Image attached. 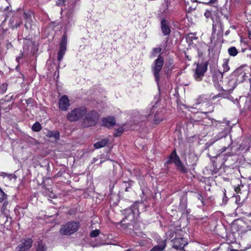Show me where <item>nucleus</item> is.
<instances>
[{"label": "nucleus", "mask_w": 251, "mask_h": 251, "mask_svg": "<svg viewBox=\"0 0 251 251\" xmlns=\"http://www.w3.org/2000/svg\"><path fill=\"white\" fill-rule=\"evenodd\" d=\"M25 15L26 19L25 24V26L27 29H31L32 27L31 20L28 17L26 14H25Z\"/></svg>", "instance_id": "obj_24"}, {"label": "nucleus", "mask_w": 251, "mask_h": 251, "mask_svg": "<svg viewBox=\"0 0 251 251\" xmlns=\"http://www.w3.org/2000/svg\"><path fill=\"white\" fill-rule=\"evenodd\" d=\"M160 114L157 112L154 116V122L155 124H158L162 120L163 118L159 116Z\"/></svg>", "instance_id": "obj_25"}, {"label": "nucleus", "mask_w": 251, "mask_h": 251, "mask_svg": "<svg viewBox=\"0 0 251 251\" xmlns=\"http://www.w3.org/2000/svg\"><path fill=\"white\" fill-rule=\"evenodd\" d=\"M223 73L227 72L229 70V67L228 65V60L224 59V63L222 65Z\"/></svg>", "instance_id": "obj_27"}, {"label": "nucleus", "mask_w": 251, "mask_h": 251, "mask_svg": "<svg viewBox=\"0 0 251 251\" xmlns=\"http://www.w3.org/2000/svg\"><path fill=\"white\" fill-rule=\"evenodd\" d=\"M152 113H153V112H152V111H151V112H150V114L149 115V116H151Z\"/></svg>", "instance_id": "obj_46"}, {"label": "nucleus", "mask_w": 251, "mask_h": 251, "mask_svg": "<svg viewBox=\"0 0 251 251\" xmlns=\"http://www.w3.org/2000/svg\"><path fill=\"white\" fill-rule=\"evenodd\" d=\"M59 109L63 111H67L70 106V100L66 95L62 96L58 101Z\"/></svg>", "instance_id": "obj_11"}, {"label": "nucleus", "mask_w": 251, "mask_h": 251, "mask_svg": "<svg viewBox=\"0 0 251 251\" xmlns=\"http://www.w3.org/2000/svg\"><path fill=\"white\" fill-rule=\"evenodd\" d=\"M7 199V195L0 188V202L4 201Z\"/></svg>", "instance_id": "obj_29"}, {"label": "nucleus", "mask_w": 251, "mask_h": 251, "mask_svg": "<svg viewBox=\"0 0 251 251\" xmlns=\"http://www.w3.org/2000/svg\"><path fill=\"white\" fill-rule=\"evenodd\" d=\"M32 240L31 238L22 239L14 251H27L32 246Z\"/></svg>", "instance_id": "obj_10"}, {"label": "nucleus", "mask_w": 251, "mask_h": 251, "mask_svg": "<svg viewBox=\"0 0 251 251\" xmlns=\"http://www.w3.org/2000/svg\"><path fill=\"white\" fill-rule=\"evenodd\" d=\"M221 130H222L219 132L215 137L216 140H218L223 137H226L229 132V128L228 127H224V128H221Z\"/></svg>", "instance_id": "obj_17"}, {"label": "nucleus", "mask_w": 251, "mask_h": 251, "mask_svg": "<svg viewBox=\"0 0 251 251\" xmlns=\"http://www.w3.org/2000/svg\"><path fill=\"white\" fill-rule=\"evenodd\" d=\"M224 17L226 18V20H228L229 18V15L228 14L224 15Z\"/></svg>", "instance_id": "obj_40"}, {"label": "nucleus", "mask_w": 251, "mask_h": 251, "mask_svg": "<svg viewBox=\"0 0 251 251\" xmlns=\"http://www.w3.org/2000/svg\"><path fill=\"white\" fill-rule=\"evenodd\" d=\"M102 123L104 126L107 127H111L115 126V120L112 117L104 118L102 120Z\"/></svg>", "instance_id": "obj_15"}, {"label": "nucleus", "mask_w": 251, "mask_h": 251, "mask_svg": "<svg viewBox=\"0 0 251 251\" xmlns=\"http://www.w3.org/2000/svg\"><path fill=\"white\" fill-rule=\"evenodd\" d=\"M207 70V62L198 64L194 75V77L197 81H201Z\"/></svg>", "instance_id": "obj_6"}, {"label": "nucleus", "mask_w": 251, "mask_h": 251, "mask_svg": "<svg viewBox=\"0 0 251 251\" xmlns=\"http://www.w3.org/2000/svg\"><path fill=\"white\" fill-rule=\"evenodd\" d=\"M250 3L251 4V0H249Z\"/></svg>", "instance_id": "obj_52"}, {"label": "nucleus", "mask_w": 251, "mask_h": 251, "mask_svg": "<svg viewBox=\"0 0 251 251\" xmlns=\"http://www.w3.org/2000/svg\"><path fill=\"white\" fill-rule=\"evenodd\" d=\"M174 232L172 231H168L166 234H167V236H168V237H167L168 238H169V239H171L174 236Z\"/></svg>", "instance_id": "obj_34"}, {"label": "nucleus", "mask_w": 251, "mask_h": 251, "mask_svg": "<svg viewBox=\"0 0 251 251\" xmlns=\"http://www.w3.org/2000/svg\"><path fill=\"white\" fill-rule=\"evenodd\" d=\"M249 37L250 39H251V31L249 32Z\"/></svg>", "instance_id": "obj_43"}, {"label": "nucleus", "mask_w": 251, "mask_h": 251, "mask_svg": "<svg viewBox=\"0 0 251 251\" xmlns=\"http://www.w3.org/2000/svg\"><path fill=\"white\" fill-rule=\"evenodd\" d=\"M108 140L107 139H103L100 141H98L94 145L96 149H100L105 147L108 143Z\"/></svg>", "instance_id": "obj_20"}, {"label": "nucleus", "mask_w": 251, "mask_h": 251, "mask_svg": "<svg viewBox=\"0 0 251 251\" xmlns=\"http://www.w3.org/2000/svg\"><path fill=\"white\" fill-rule=\"evenodd\" d=\"M228 54L232 56H235L238 53L235 47H231L228 49Z\"/></svg>", "instance_id": "obj_23"}, {"label": "nucleus", "mask_w": 251, "mask_h": 251, "mask_svg": "<svg viewBox=\"0 0 251 251\" xmlns=\"http://www.w3.org/2000/svg\"><path fill=\"white\" fill-rule=\"evenodd\" d=\"M251 146V136H246L243 138L242 143L239 145L238 149L243 151H248Z\"/></svg>", "instance_id": "obj_13"}, {"label": "nucleus", "mask_w": 251, "mask_h": 251, "mask_svg": "<svg viewBox=\"0 0 251 251\" xmlns=\"http://www.w3.org/2000/svg\"><path fill=\"white\" fill-rule=\"evenodd\" d=\"M123 133V130L121 128H118L117 130H116V132H115V136H120Z\"/></svg>", "instance_id": "obj_33"}, {"label": "nucleus", "mask_w": 251, "mask_h": 251, "mask_svg": "<svg viewBox=\"0 0 251 251\" xmlns=\"http://www.w3.org/2000/svg\"><path fill=\"white\" fill-rule=\"evenodd\" d=\"M126 251H129V250H127Z\"/></svg>", "instance_id": "obj_53"}, {"label": "nucleus", "mask_w": 251, "mask_h": 251, "mask_svg": "<svg viewBox=\"0 0 251 251\" xmlns=\"http://www.w3.org/2000/svg\"><path fill=\"white\" fill-rule=\"evenodd\" d=\"M191 1H193V2H195V1H197V0H191Z\"/></svg>", "instance_id": "obj_48"}, {"label": "nucleus", "mask_w": 251, "mask_h": 251, "mask_svg": "<svg viewBox=\"0 0 251 251\" xmlns=\"http://www.w3.org/2000/svg\"><path fill=\"white\" fill-rule=\"evenodd\" d=\"M79 226V225L78 222H68L61 226L59 232L63 235H70L77 231Z\"/></svg>", "instance_id": "obj_4"}, {"label": "nucleus", "mask_w": 251, "mask_h": 251, "mask_svg": "<svg viewBox=\"0 0 251 251\" xmlns=\"http://www.w3.org/2000/svg\"><path fill=\"white\" fill-rule=\"evenodd\" d=\"M47 249V247L44 243L41 241L38 242L36 246V251H46Z\"/></svg>", "instance_id": "obj_21"}, {"label": "nucleus", "mask_w": 251, "mask_h": 251, "mask_svg": "<svg viewBox=\"0 0 251 251\" xmlns=\"http://www.w3.org/2000/svg\"><path fill=\"white\" fill-rule=\"evenodd\" d=\"M187 244V242L184 238H175L174 241L173 247L177 250L182 251Z\"/></svg>", "instance_id": "obj_12"}, {"label": "nucleus", "mask_w": 251, "mask_h": 251, "mask_svg": "<svg viewBox=\"0 0 251 251\" xmlns=\"http://www.w3.org/2000/svg\"><path fill=\"white\" fill-rule=\"evenodd\" d=\"M3 204L1 207V211H4L5 209H6V206L8 204V202L7 201H3Z\"/></svg>", "instance_id": "obj_35"}, {"label": "nucleus", "mask_w": 251, "mask_h": 251, "mask_svg": "<svg viewBox=\"0 0 251 251\" xmlns=\"http://www.w3.org/2000/svg\"><path fill=\"white\" fill-rule=\"evenodd\" d=\"M20 59V57H19H19H17L16 60H17V61L18 62V61H19V60Z\"/></svg>", "instance_id": "obj_47"}, {"label": "nucleus", "mask_w": 251, "mask_h": 251, "mask_svg": "<svg viewBox=\"0 0 251 251\" xmlns=\"http://www.w3.org/2000/svg\"><path fill=\"white\" fill-rule=\"evenodd\" d=\"M87 112V109L84 106L75 108L68 113L67 119L71 122L77 121L83 118Z\"/></svg>", "instance_id": "obj_3"}, {"label": "nucleus", "mask_w": 251, "mask_h": 251, "mask_svg": "<svg viewBox=\"0 0 251 251\" xmlns=\"http://www.w3.org/2000/svg\"><path fill=\"white\" fill-rule=\"evenodd\" d=\"M197 198H198V200H199L200 201H201V203L203 204V197L201 196V195L200 194H198L197 195Z\"/></svg>", "instance_id": "obj_36"}, {"label": "nucleus", "mask_w": 251, "mask_h": 251, "mask_svg": "<svg viewBox=\"0 0 251 251\" xmlns=\"http://www.w3.org/2000/svg\"><path fill=\"white\" fill-rule=\"evenodd\" d=\"M228 251H238L237 250H234V249H231L230 248H228Z\"/></svg>", "instance_id": "obj_42"}, {"label": "nucleus", "mask_w": 251, "mask_h": 251, "mask_svg": "<svg viewBox=\"0 0 251 251\" xmlns=\"http://www.w3.org/2000/svg\"><path fill=\"white\" fill-rule=\"evenodd\" d=\"M227 85L228 86L229 90H233L236 87L237 85L236 78H232L230 79L227 82Z\"/></svg>", "instance_id": "obj_22"}, {"label": "nucleus", "mask_w": 251, "mask_h": 251, "mask_svg": "<svg viewBox=\"0 0 251 251\" xmlns=\"http://www.w3.org/2000/svg\"><path fill=\"white\" fill-rule=\"evenodd\" d=\"M67 38L66 35H63L59 44V49L57 53V60L61 62L65 54L67 49Z\"/></svg>", "instance_id": "obj_9"}, {"label": "nucleus", "mask_w": 251, "mask_h": 251, "mask_svg": "<svg viewBox=\"0 0 251 251\" xmlns=\"http://www.w3.org/2000/svg\"><path fill=\"white\" fill-rule=\"evenodd\" d=\"M163 64L164 59L162 56L159 55L151 65V71L158 87L159 81L161 75Z\"/></svg>", "instance_id": "obj_2"}, {"label": "nucleus", "mask_w": 251, "mask_h": 251, "mask_svg": "<svg viewBox=\"0 0 251 251\" xmlns=\"http://www.w3.org/2000/svg\"><path fill=\"white\" fill-rule=\"evenodd\" d=\"M166 247V240H162L158 245L155 246L152 249V251H162Z\"/></svg>", "instance_id": "obj_18"}, {"label": "nucleus", "mask_w": 251, "mask_h": 251, "mask_svg": "<svg viewBox=\"0 0 251 251\" xmlns=\"http://www.w3.org/2000/svg\"><path fill=\"white\" fill-rule=\"evenodd\" d=\"M32 129L35 132H38L41 129V126L39 122L35 123L32 127Z\"/></svg>", "instance_id": "obj_26"}, {"label": "nucleus", "mask_w": 251, "mask_h": 251, "mask_svg": "<svg viewBox=\"0 0 251 251\" xmlns=\"http://www.w3.org/2000/svg\"><path fill=\"white\" fill-rule=\"evenodd\" d=\"M8 84L3 83L0 85V93L4 94L7 90Z\"/></svg>", "instance_id": "obj_28"}, {"label": "nucleus", "mask_w": 251, "mask_h": 251, "mask_svg": "<svg viewBox=\"0 0 251 251\" xmlns=\"http://www.w3.org/2000/svg\"><path fill=\"white\" fill-rule=\"evenodd\" d=\"M205 15H206V16L207 17L208 16L207 15H208V14H206V13H205Z\"/></svg>", "instance_id": "obj_51"}, {"label": "nucleus", "mask_w": 251, "mask_h": 251, "mask_svg": "<svg viewBox=\"0 0 251 251\" xmlns=\"http://www.w3.org/2000/svg\"><path fill=\"white\" fill-rule=\"evenodd\" d=\"M205 15H206V16L207 17L208 16L207 15H208V14H206V13H205Z\"/></svg>", "instance_id": "obj_50"}, {"label": "nucleus", "mask_w": 251, "mask_h": 251, "mask_svg": "<svg viewBox=\"0 0 251 251\" xmlns=\"http://www.w3.org/2000/svg\"><path fill=\"white\" fill-rule=\"evenodd\" d=\"M21 24V20L17 16L11 18L9 22V24L12 28L18 27Z\"/></svg>", "instance_id": "obj_16"}, {"label": "nucleus", "mask_w": 251, "mask_h": 251, "mask_svg": "<svg viewBox=\"0 0 251 251\" xmlns=\"http://www.w3.org/2000/svg\"><path fill=\"white\" fill-rule=\"evenodd\" d=\"M217 0H197V2L202 3L206 4H211L218 10V5L217 4Z\"/></svg>", "instance_id": "obj_19"}, {"label": "nucleus", "mask_w": 251, "mask_h": 251, "mask_svg": "<svg viewBox=\"0 0 251 251\" xmlns=\"http://www.w3.org/2000/svg\"><path fill=\"white\" fill-rule=\"evenodd\" d=\"M84 119V123L86 126H90L94 125L99 118V115L97 111H91L86 113Z\"/></svg>", "instance_id": "obj_7"}, {"label": "nucleus", "mask_w": 251, "mask_h": 251, "mask_svg": "<svg viewBox=\"0 0 251 251\" xmlns=\"http://www.w3.org/2000/svg\"><path fill=\"white\" fill-rule=\"evenodd\" d=\"M235 191L236 192V193H239L240 191V187L237 186L235 188Z\"/></svg>", "instance_id": "obj_38"}, {"label": "nucleus", "mask_w": 251, "mask_h": 251, "mask_svg": "<svg viewBox=\"0 0 251 251\" xmlns=\"http://www.w3.org/2000/svg\"><path fill=\"white\" fill-rule=\"evenodd\" d=\"M162 50V49L161 48H153L152 50V53L153 55H155L159 53Z\"/></svg>", "instance_id": "obj_31"}, {"label": "nucleus", "mask_w": 251, "mask_h": 251, "mask_svg": "<svg viewBox=\"0 0 251 251\" xmlns=\"http://www.w3.org/2000/svg\"><path fill=\"white\" fill-rule=\"evenodd\" d=\"M227 197H226V194H225V193H224V198H223V201H225V200L226 201H227Z\"/></svg>", "instance_id": "obj_41"}, {"label": "nucleus", "mask_w": 251, "mask_h": 251, "mask_svg": "<svg viewBox=\"0 0 251 251\" xmlns=\"http://www.w3.org/2000/svg\"><path fill=\"white\" fill-rule=\"evenodd\" d=\"M173 163L175 164L176 170L181 173L186 174L188 172L187 168L180 160L175 149L169 156L165 164H169Z\"/></svg>", "instance_id": "obj_1"}, {"label": "nucleus", "mask_w": 251, "mask_h": 251, "mask_svg": "<svg viewBox=\"0 0 251 251\" xmlns=\"http://www.w3.org/2000/svg\"><path fill=\"white\" fill-rule=\"evenodd\" d=\"M217 96L213 97V99H214L215 98H217Z\"/></svg>", "instance_id": "obj_49"}, {"label": "nucleus", "mask_w": 251, "mask_h": 251, "mask_svg": "<svg viewBox=\"0 0 251 251\" xmlns=\"http://www.w3.org/2000/svg\"><path fill=\"white\" fill-rule=\"evenodd\" d=\"M138 212L137 204H134L128 208L124 209L123 214L125 215V219L122 221V223L125 221V219H127L130 222L132 221L135 218V215L138 214Z\"/></svg>", "instance_id": "obj_5"}, {"label": "nucleus", "mask_w": 251, "mask_h": 251, "mask_svg": "<svg viewBox=\"0 0 251 251\" xmlns=\"http://www.w3.org/2000/svg\"><path fill=\"white\" fill-rule=\"evenodd\" d=\"M100 233V231L98 229L93 230L90 233V236L91 237H95L98 236Z\"/></svg>", "instance_id": "obj_30"}, {"label": "nucleus", "mask_w": 251, "mask_h": 251, "mask_svg": "<svg viewBox=\"0 0 251 251\" xmlns=\"http://www.w3.org/2000/svg\"><path fill=\"white\" fill-rule=\"evenodd\" d=\"M161 31L164 35L167 36L170 34L171 30L169 24L165 19H162L161 22Z\"/></svg>", "instance_id": "obj_14"}, {"label": "nucleus", "mask_w": 251, "mask_h": 251, "mask_svg": "<svg viewBox=\"0 0 251 251\" xmlns=\"http://www.w3.org/2000/svg\"><path fill=\"white\" fill-rule=\"evenodd\" d=\"M130 225L129 223H126V224H122V226L124 227V228L128 227V226Z\"/></svg>", "instance_id": "obj_37"}, {"label": "nucleus", "mask_w": 251, "mask_h": 251, "mask_svg": "<svg viewBox=\"0 0 251 251\" xmlns=\"http://www.w3.org/2000/svg\"><path fill=\"white\" fill-rule=\"evenodd\" d=\"M54 137H55V139H59V133L57 132V133H55Z\"/></svg>", "instance_id": "obj_39"}, {"label": "nucleus", "mask_w": 251, "mask_h": 251, "mask_svg": "<svg viewBox=\"0 0 251 251\" xmlns=\"http://www.w3.org/2000/svg\"><path fill=\"white\" fill-rule=\"evenodd\" d=\"M130 188V187H127L126 188V191H128V189Z\"/></svg>", "instance_id": "obj_45"}, {"label": "nucleus", "mask_w": 251, "mask_h": 251, "mask_svg": "<svg viewBox=\"0 0 251 251\" xmlns=\"http://www.w3.org/2000/svg\"><path fill=\"white\" fill-rule=\"evenodd\" d=\"M229 32V31L227 30V31H226V32L225 34H226V35H228V34Z\"/></svg>", "instance_id": "obj_44"}, {"label": "nucleus", "mask_w": 251, "mask_h": 251, "mask_svg": "<svg viewBox=\"0 0 251 251\" xmlns=\"http://www.w3.org/2000/svg\"><path fill=\"white\" fill-rule=\"evenodd\" d=\"M13 99V95H6L4 97V100L5 101H10Z\"/></svg>", "instance_id": "obj_32"}, {"label": "nucleus", "mask_w": 251, "mask_h": 251, "mask_svg": "<svg viewBox=\"0 0 251 251\" xmlns=\"http://www.w3.org/2000/svg\"><path fill=\"white\" fill-rule=\"evenodd\" d=\"M199 104H202V106H207L208 108L207 111L203 112L205 114L211 113L213 111V107L211 105L210 101L205 96H201L196 100L195 105L197 106Z\"/></svg>", "instance_id": "obj_8"}]
</instances>
